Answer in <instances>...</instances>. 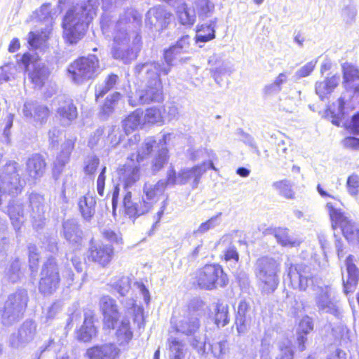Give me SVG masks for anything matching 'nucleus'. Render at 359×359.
<instances>
[{
    "label": "nucleus",
    "instance_id": "obj_63",
    "mask_svg": "<svg viewBox=\"0 0 359 359\" xmlns=\"http://www.w3.org/2000/svg\"><path fill=\"white\" fill-rule=\"evenodd\" d=\"M294 351L290 341H287L280 346V353L276 359H293Z\"/></svg>",
    "mask_w": 359,
    "mask_h": 359
},
{
    "label": "nucleus",
    "instance_id": "obj_17",
    "mask_svg": "<svg viewBox=\"0 0 359 359\" xmlns=\"http://www.w3.org/2000/svg\"><path fill=\"white\" fill-rule=\"evenodd\" d=\"M114 255V249L111 245L90 241L88 250V259L94 262L105 266L109 264Z\"/></svg>",
    "mask_w": 359,
    "mask_h": 359
},
{
    "label": "nucleus",
    "instance_id": "obj_44",
    "mask_svg": "<svg viewBox=\"0 0 359 359\" xmlns=\"http://www.w3.org/2000/svg\"><path fill=\"white\" fill-rule=\"evenodd\" d=\"M20 263L17 258L11 259L4 271V278L11 283H16L20 278Z\"/></svg>",
    "mask_w": 359,
    "mask_h": 359
},
{
    "label": "nucleus",
    "instance_id": "obj_2",
    "mask_svg": "<svg viewBox=\"0 0 359 359\" xmlns=\"http://www.w3.org/2000/svg\"><path fill=\"white\" fill-rule=\"evenodd\" d=\"M136 71L145 74L146 84L144 88L136 90L128 96L129 104L136 107L163 101V86L160 76L168 74L170 69L154 62L138 65Z\"/></svg>",
    "mask_w": 359,
    "mask_h": 359
},
{
    "label": "nucleus",
    "instance_id": "obj_46",
    "mask_svg": "<svg viewBox=\"0 0 359 359\" xmlns=\"http://www.w3.org/2000/svg\"><path fill=\"white\" fill-rule=\"evenodd\" d=\"M57 11L53 12L50 4H45L35 13L38 20L44 22L46 27H51Z\"/></svg>",
    "mask_w": 359,
    "mask_h": 359
},
{
    "label": "nucleus",
    "instance_id": "obj_31",
    "mask_svg": "<svg viewBox=\"0 0 359 359\" xmlns=\"http://www.w3.org/2000/svg\"><path fill=\"white\" fill-rule=\"evenodd\" d=\"M63 234L69 243L81 245L82 241V231L77 222L74 219H68L63 223Z\"/></svg>",
    "mask_w": 359,
    "mask_h": 359
},
{
    "label": "nucleus",
    "instance_id": "obj_42",
    "mask_svg": "<svg viewBox=\"0 0 359 359\" xmlns=\"http://www.w3.org/2000/svg\"><path fill=\"white\" fill-rule=\"evenodd\" d=\"M95 333L92 316H86L83 324L78 331V339L84 342L89 341Z\"/></svg>",
    "mask_w": 359,
    "mask_h": 359
},
{
    "label": "nucleus",
    "instance_id": "obj_29",
    "mask_svg": "<svg viewBox=\"0 0 359 359\" xmlns=\"http://www.w3.org/2000/svg\"><path fill=\"white\" fill-rule=\"evenodd\" d=\"M7 214L15 229H19L28 216L27 210H25L23 204L20 201H12L9 202L7 207Z\"/></svg>",
    "mask_w": 359,
    "mask_h": 359
},
{
    "label": "nucleus",
    "instance_id": "obj_6",
    "mask_svg": "<svg viewBox=\"0 0 359 359\" xmlns=\"http://www.w3.org/2000/svg\"><path fill=\"white\" fill-rule=\"evenodd\" d=\"M280 263L269 257H262L256 264L255 273L264 292L271 293L279 283L278 273Z\"/></svg>",
    "mask_w": 359,
    "mask_h": 359
},
{
    "label": "nucleus",
    "instance_id": "obj_21",
    "mask_svg": "<svg viewBox=\"0 0 359 359\" xmlns=\"http://www.w3.org/2000/svg\"><path fill=\"white\" fill-rule=\"evenodd\" d=\"M44 198L38 194H31L27 212L36 226H41L44 219Z\"/></svg>",
    "mask_w": 359,
    "mask_h": 359
},
{
    "label": "nucleus",
    "instance_id": "obj_13",
    "mask_svg": "<svg viewBox=\"0 0 359 359\" xmlns=\"http://www.w3.org/2000/svg\"><path fill=\"white\" fill-rule=\"evenodd\" d=\"M10 172L0 175V206L8 194H17L21 191L20 176L14 166H8Z\"/></svg>",
    "mask_w": 359,
    "mask_h": 359
},
{
    "label": "nucleus",
    "instance_id": "obj_55",
    "mask_svg": "<svg viewBox=\"0 0 359 359\" xmlns=\"http://www.w3.org/2000/svg\"><path fill=\"white\" fill-rule=\"evenodd\" d=\"M121 97V94L117 92L108 96L102 107V113L107 116L111 114L114 111Z\"/></svg>",
    "mask_w": 359,
    "mask_h": 359
},
{
    "label": "nucleus",
    "instance_id": "obj_30",
    "mask_svg": "<svg viewBox=\"0 0 359 359\" xmlns=\"http://www.w3.org/2000/svg\"><path fill=\"white\" fill-rule=\"evenodd\" d=\"M74 142L72 140H66L62 145V151L54 162L53 175L57 177L63 168L69 162L70 154L74 149Z\"/></svg>",
    "mask_w": 359,
    "mask_h": 359
},
{
    "label": "nucleus",
    "instance_id": "obj_34",
    "mask_svg": "<svg viewBox=\"0 0 359 359\" xmlns=\"http://www.w3.org/2000/svg\"><path fill=\"white\" fill-rule=\"evenodd\" d=\"M340 82V76L334 75L326 78L325 81L316 83V92L323 100L326 95L330 94Z\"/></svg>",
    "mask_w": 359,
    "mask_h": 359
},
{
    "label": "nucleus",
    "instance_id": "obj_7",
    "mask_svg": "<svg viewBox=\"0 0 359 359\" xmlns=\"http://www.w3.org/2000/svg\"><path fill=\"white\" fill-rule=\"evenodd\" d=\"M172 328L177 332L191 337V345L198 353H205V337L199 333L200 322L196 316L187 315L179 320H171Z\"/></svg>",
    "mask_w": 359,
    "mask_h": 359
},
{
    "label": "nucleus",
    "instance_id": "obj_5",
    "mask_svg": "<svg viewBox=\"0 0 359 359\" xmlns=\"http://www.w3.org/2000/svg\"><path fill=\"white\" fill-rule=\"evenodd\" d=\"M28 299L25 289H18L8 297L4 306H0L1 320L4 325L11 326L22 317Z\"/></svg>",
    "mask_w": 359,
    "mask_h": 359
},
{
    "label": "nucleus",
    "instance_id": "obj_23",
    "mask_svg": "<svg viewBox=\"0 0 359 359\" xmlns=\"http://www.w3.org/2000/svg\"><path fill=\"white\" fill-rule=\"evenodd\" d=\"M355 259L353 255H348L345 260L346 276L343 274V283L344 292L348 294L354 290L358 283L359 269L356 266Z\"/></svg>",
    "mask_w": 359,
    "mask_h": 359
},
{
    "label": "nucleus",
    "instance_id": "obj_14",
    "mask_svg": "<svg viewBox=\"0 0 359 359\" xmlns=\"http://www.w3.org/2000/svg\"><path fill=\"white\" fill-rule=\"evenodd\" d=\"M210 168L217 170L211 159L208 162H203L200 165L194 166L191 168H186L182 169L178 173V184H185L191 182L193 188H196L200 182L201 176Z\"/></svg>",
    "mask_w": 359,
    "mask_h": 359
},
{
    "label": "nucleus",
    "instance_id": "obj_20",
    "mask_svg": "<svg viewBox=\"0 0 359 359\" xmlns=\"http://www.w3.org/2000/svg\"><path fill=\"white\" fill-rule=\"evenodd\" d=\"M100 307L104 316V326L114 329L118 318L116 301L109 295L103 296L100 300Z\"/></svg>",
    "mask_w": 359,
    "mask_h": 359
},
{
    "label": "nucleus",
    "instance_id": "obj_51",
    "mask_svg": "<svg viewBox=\"0 0 359 359\" xmlns=\"http://www.w3.org/2000/svg\"><path fill=\"white\" fill-rule=\"evenodd\" d=\"M118 80V76L115 74H110L107 79L102 83L95 87V96L97 98L103 97L107 92L114 88Z\"/></svg>",
    "mask_w": 359,
    "mask_h": 359
},
{
    "label": "nucleus",
    "instance_id": "obj_54",
    "mask_svg": "<svg viewBox=\"0 0 359 359\" xmlns=\"http://www.w3.org/2000/svg\"><path fill=\"white\" fill-rule=\"evenodd\" d=\"M18 72L17 67L13 64H8L0 67V84L14 79Z\"/></svg>",
    "mask_w": 359,
    "mask_h": 359
},
{
    "label": "nucleus",
    "instance_id": "obj_10",
    "mask_svg": "<svg viewBox=\"0 0 359 359\" xmlns=\"http://www.w3.org/2000/svg\"><path fill=\"white\" fill-rule=\"evenodd\" d=\"M98 67V59L95 55L81 57L73 62L69 67V73L72 80L76 83L92 79Z\"/></svg>",
    "mask_w": 359,
    "mask_h": 359
},
{
    "label": "nucleus",
    "instance_id": "obj_41",
    "mask_svg": "<svg viewBox=\"0 0 359 359\" xmlns=\"http://www.w3.org/2000/svg\"><path fill=\"white\" fill-rule=\"evenodd\" d=\"M344 236L353 245H359V226L350 220L341 227Z\"/></svg>",
    "mask_w": 359,
    "mask_h": 359
},
{
    "label": "nucleus",
    "instance_id": "obj_47",
    "mask_svg": "<svg viewBox=\"0 0 359 359\" xmlns=\"http://www.w3.org/2000/svg\"><path fill=\"white\" fill-rule=\"evenodd\" d=\"M168 149L166 147H162L159 148L158 153L155 155L151 163V170L154 173H156L160 171L168 163Z\"/></svg>",
    "mask_w": 359,
    "mask_h": 359
},
{
    "label": "nucleus",
    "instance_id": "obj_25",
    "mask_svg": "<svg viewBox=\"0 0 359 359\" xmlns=\"http://www.w3.org/2000/svg\"><path fill=\"white\" fill-rule=\"evenodd\" d=\"M254 317V311L250 306L245 301H241L238 305L236 319V325L238 333L241 334L246 332Z\"/></svg>",
    "mask_w": 359,
    "mask_h": 359
},
{
    "label": "nucleus",
    "instance_id": "obj_24",
    "mask_svg": "<svg viewBox=\"0 0 359 359\" xmlns=\"http://www.w3.org/2000/svg\"><path fill=\"white\" fill-rule=\"evenodd\" d=\"M119 353V348L111 343L93 346L86 351L89 359H116Z\"/></svg>",
    "mask_w": 359,
    "mask_h": 359
},
{
    "label": "nucleus",
    "instance_id": "obj_35",
    "mask_svg": "<svg viewBox=\"0 0 359 359\" xmlns=\"http://www.w3.org/2000/svg\"><path fill=\"white\" fill-rule=\"evenodd\" d=\"M144 124L143 111L141 109L135 110L123 121V127L126 134Z\"/></svg>",
    "mask_w": 359,
    "mask_h": 359
},
{
    "label": "nucleus",
    "instance_id": "obj_49",
    "mask_svg": "<svg viewBox=\"0 0 359 359\" xmlns=\"http://www.w3.org/2000/svg\"><path fill=\"white\" fill-rule=\"evenodd\" d=\"M144 123L163 124L165 123L164 116L160 109L156 107L148 108L143 116Z\"/></svg>",
    "mask_w": 359,
    "mask_h": 359
},
{
    "label": "nucleus",
    "instance_id": "obj_40",
    "mask_svg": "<svg viewBox=\"0 0 359 359\" xmlns=\"http://www.w3.org/2000/svg\"><path fill=\"white\" fill-rule=\"evenodd\" d=\"M131 280L128 276L119 274L110 280V287L120 295L125 296L130 289Z\"/></svg>",
    "mask_w": 359,
    "mask_h": 359
},
{
    "label": "nucleus",
    "instance_id": "obj_43",
    "mask_svg": "<svg viewBox=\"0 0 359 359\" xmlns=\"http://www.w3.org/2000/svg\"><path fill=\"white\" fill-rule=\"evenodd\" d=\"M116 339L120 345L128 344L133 338V332L130 330V321L127 318L121 320L116 332Z\"/></svg>",
    "mask_w": 359,
    "mask_h": 359
},
{
    "label": "nucleus",
    "instance_id": "obj_62",
    "mask_svg": "<svg viewBox=\"0 0 359 359\" xmlns=\"http://www.w3.org/2000/svg\"><path fill=\"white\" fill-rule=\"evenodd\" d=\"M128 309H133L134 314V322L137 323L140 327V323L143 321V309L141 306H136L133 299H129L126 304Z\"/></svg>",
    "mask_w": 359,
    "mask_h": 359
},
{
    "label": "nucleus",
    "instance_id": "obj_3",
    "mask_svg": "<svg viewBox=\"0 0 359 359\" xmlns=\"http://www.w3.org/2000/svg\"><path fill=\"white\" fill-rule=\"evenodd\" d=\"M142 17L136 10L129 8L115 25L114 44L111 50V54L115 59L122 60L124 63H129L137 57V52L140 49L141 37L138 34H135L133 46L129 47V36L124 26L127 23L133 24L134 27L139 26Z\"/></svg>",
    "mask_w": 359,
    "mask_h": 359
},
{
    "label": "nucleus",
    "instance_id": "obj_16",
    "mask_svg": "<svg viewBox=\"0 0 359 359\" xmlns=\"http://www.w3.org/2000/svg\"><path fill=\"white\" fill-rule=\"evenodd\" d=\"M171 13L161 6L150 8L146 14L145 24L151 29L160 31L170 23Z\"/></svg>",
    "mask_w": 359,
    "mask_h": 359
},
{
    "label": "nucleus",
    "instance_id": "obj_4",
    "mask_svg": "<svg viewBox=\"0 0 359 359\" xmlns=\"http://www.w3.org/2000/svg\"><path fill=\"white\" fill-rule=\"evenodd\" d=\"M97 5L84 0L67 11L62 22L64 36L69 43H75L84 35L90 22L96 15Z\"/></svg>",
    "mask_w": 359,
    "mask_h": 359
},
{
    "label": "nucleus",
    "instance_id": "obj_53",
    "mask_svg": "<svg viewBox=\"0 0 359 359\" xmlns=\"http://www.w3.org/2000/svg\"><path fill=\"white\" fill-rule=\"evenodd\" d=\"M222 215V212H219L217 215L212 217L208 220L205 222H203L200 224L197 229L194 231V234L195 236H198L200 234H203L210 229L215 228L219 226L221 223L220 217Z\"/></svg>",
    "mask_w": 359,
    "mask_h": 359
},
{
    "label": "nucleus",
    "instance_id": "obj_33",
    "mask_svg": "<svg viewBox=\"0 0 359 359\" xmlns=\"http://www.w3.org/2000/svg\"><path fill=\"white\" fill-rule=\"evenodd\" d=\"M95 198L90 195H85L81 196L78 201L79 210L82 217L90 221L95 212Z\"/></svg>",
    "mask_w": 359,
    "mask_h": 359
},
{
    "label": "nucleus",
    "instance_id": "obj_58",
    "mask_svg": "<svg viewBox=\"0 0 359 359\" xmlns=\"http://www.w3.org/2000/svg\"><path fill=\"white\" fill-rule=\"evenodd\" d=\"M347 192L352 197H357L359 194V176L356 174H352L346 180Z\"/></svg>",
    "mask_w": 359,
    "mask_h": 359
},
{
    "label": "nucleus",
    "instance_id": "obj_45",
    "mask_svg": "<svg viewBox=\"0 0 359 359\" xmlns=\"http://www.w3.org/2000/svg\"><path fill=\"white\" fill-rule=\"evenodd\" d=\"M177 15L180 22L183 25L191 26L195 22V11L189 8L185 4H182L177 7Z\"/></svg>",
    "mask_w": 359,
    "mask_h": 359
},
{
    "label": "nucleus",
    "instance_id": "obj_8",
    "mask_svg": "<svg viewBox=\"0 0 359 359\" xmlns=\"http://www.w3.org/2000/svg\"><path fill=\"white\" fill-rule=\"evenodd\" d=\"M156 140L153 137H147L140 148H137L136 153L131 154L128 159L130 160L133 165H128L124 170L125 173L123 180L127 187L131 186L140 179V164L145 159L153 150Z\"/></svg>",
    "mask_w": 359,
    "mask_h": 359
},
{
    "label": "nucleus",
    "instance_id": "obj_9",
    "mask_svg": "<svg viewBox=\"0 0 359 359\" xmlns=\"http://www.w3.org/2000/svg\"><path fill=\"white\" fill-rule=\"evenodd\" d=\"M197 282L201 288L212 290L217 286L224 287L228 283L226 275L218 265H206L197 273Z\"/></svg>",
    "mask_w": 359,
    "mask_h": 359
},
{
    "label": "nucleus",
    "instance_id": "obj_27",
    "mask_svg": "<svg viewBox=\"0 0 359 359\" xmlns=\"http://www.w3.org/2000/svg\"><path fill=\"white\" fill-rule=\"evenodd\" d=\"M342 69L343 84L346 90L354 93H359V70L350 65H344Z\"/></svg>",
    "mask_w": 359,
    "mask_h": 359
},
{
    "label": "nucleus",
    "instance_id": "obj_26",
    "mask_svg": "<svg viewBox=\"0 0 359 359\" xmlns=\"http://www.w3.org/2000/svg\"><path fill=\"white\" fill-rule=\"evenodd\" d=\"M23 113L26 117L33 118L36 123L42 125L47 121L49 109L46 106L28 102L24 104Z\"/></svg>",
    "mask_w": 359,
    "mask_h": 359
},
{
    "label": "nucleus",
    "instance_id": "obj_57",
    "mask_svg": "<svg viewBox=\"0 0 359 359\" xmlns=\"http://www.w3.org/2000/svg\"><path fill=\"white\" fill-rule=\"evenodd\" d=\"M211 353L217 359H220L228 351V343L225 339L212 343L210 345Z\"/></svg>",
    "mask_w": 359,
    "mask_h": 359
},
{
    "label": "nucleus",
    "instance_id": "obj_22",
    "mask_svg": "<svg viewBox=\"0 0 359 359\" xmlns=\"http://www.w3.org/2000/svg\"><path fill=\"white\" fill-rule=\"evenodd\" d=\"M57 100L59 107L56 116L63 126H69L77 117L76 107L69 98L61 96Z\"/></svg>",
    "mask_w": 359,
    "mask_h": 359
},
{
    "label": "nucleus",
    "instance_id": "obj_28",
    "mask_svg": "<svg viewBox=\"0 0 359 359\" xmlns=\"http://www.w3.org/2000/svg\"><path fill=\"white\" fill-rule=\"evenodd\" d=\"M46 168V161L40 154H34L27 159L26 171L32 179L41 178L45 173Z\"/></svg>",
    "mask_w": 359,
    "mask_h": 359
},
{
    "label": "nucleus",
    "instance_id": "obj_36",
    "mask_svg": "<svg viewBox=\"0 0 359 359\" xmlns=\"http://www.w3.org/2000/svg\"><path fill=\"white\" fill-rule=\"evenodd\" d=\"M217 20H212L209 25H201L197 29L196 42L205 43L215 38Z\"/></svg>",
    "mask_w": 359,
    "mask_h": 359
},
{
    "label": "nucleus",
    "instance_id": "obj_61",
    "mask_svg": "<svg viewBox=\"0 0 359 359\" xmlns=\"http://www.w3.org/2000/svg\"><path fill=\"white\" fill-rule=\"evenodd\" d=\"M29 268L32 272L38 269V263L39 259V249L36 245L30 244L28 246Z\"/></svg>",
    "mask_w": 359,
    "mask_h": 359
},
{
    "label": "nucleus",
    "instance_id": "obj_1",
    "mask_svg": "<svg viewBox=\"0 0 359 359\" xmlns=\"http://www.w3.org/2000/svg\"><path fill=\"white\" fill-rule=\"evenodd\" d=\"M287 276L294 289L305 291L311 287L316 291L315 304L320 313L330 314L339 319L342 317V309L333 289L330 286L316 288L313 277L308 266L304 264L290 265Z\"/></svg>",
    "mask_w": 359,
    "mask_h": 359
},
{
    "label": "nucleus",
    "instance_id": "obj_18",
    "mask_svg": "<svg viewBox=\"0 0 359 359\" xmlns=\"http://www.w3.org/2000/svg\"><path fill=\"white\" fill-rule=\"evenodd\" d=\"M36 330V325L34 321H25L18 332L11 335L10 338L11 345L14 348L24 346L34 339Z\"/></svg>",
    "mask_w": 359,
    "mask_h": 359
},
{
    "label": "nucleus",
    "instance_id": "obj_37",
    "mask_svg": "<svg viewBox=\"0 0 359 359\" xmlns=\"http://www.w3.org/2000/svg\"><path fill=\"white\" fill-rule=\"evenodd\" d=\"M326 210H327L331 222L332 226L335 229L337 226L340 228L344 223L348 222V219L345 215L344 212L341 209L338 208L332 203L328 202L326 204Z\"/></svg>",
    "mask_w": 359,
    "mask_h": 359
},
{
    "label": "nucleus",
    "instance_id": "obj_52",
    "mask_svg": "<svg viewBox=\"0 0 359 359\" xmlns=\"http://www.w3.org/2000/svg\"><path fill=\"white\" fill-rule=\"evenodd\" d=\"M215 322L219 327H224L229 323L228 306L223 304L217 303L215 308Z\"/></svg>",
    "mask_w": 359,
    "mask_h": 359
},
{
    "label": "nucleus",
    "instance_id": "obj_64",
    "mask_svg": "<svg viewBox=\"0 0 359 359\" xmlns=\"http://www.w3.org/2000/svg\"><path fill=\"white\" fill-rule=\"evenodd\" d=\"M317 60H311L298 69L294 76L298 79L309 76L314 69Z\"/></svg>",
    "mask_w": 359,
    "mask_h": 359
},
{
    "label": "nucleus",
    "instance_id": "obj_19",
    "mask_svg": "<svg viewBox=\"0 0 359 359\" xmlns=\"http://www.w3.org/2000/svg\"><path fill=\"white\" fill-rule=\"evenodd\" d=\"M190 46V37L188 35L181 37L175 44L171 46L168 49L164 51V59L165 65L159 63L162 67H165L171 69L173 62L179 59L182 53H187Z\"/></svg>",
    "mask_w": 359,
    "mask_h": 359
},
{
    "label": "nucleus",
    "instance_id": "obj_39",
    "mask_svg": "<svg viewBox=\"0 0 359 359\" xmlns=\"http://www.w3.org/2000/svg\"><path fill=\"white\" fill-rule=\"evenodd\" d=\"M274 235L278 243L283 246L296 247L300 245L302 241L289 234V230L286 228L275 229Z\"/></svg>",
    "mask_w": 359,
    "mask_h": 359
},
{
    "label": "nucleus",
    "instance_id": "obj_50",
    "mask_svg": "<svg viewBox=\"0 0 359 359\" xmlns=\"http://www.w3.org/2000/svg\"><path fill=\"white\" fill-rule=\"evenodd\" d=\"M170 354L169 359H182L184 357V344L177 338L168 339Z\"/></svg>",
    "mask_w": 359,
    "mask_h": 359
},
{
    "label": "nucleus",
    "instance_id": "obj_59",
    "mask_svg": "<svg viewBox=\"0 0 359 359\" xmlns=\"http://www.w3.org/2000/svg\"><path fill=\"white\" fill-rule=\"evenodd\" d=\"M194 4L200 15L208 16L215 9L214 4L209 0H194Z\"/></svg>",
    "mask_w": 359,
    "mask_h": 359
},
{
    "label": "nucleus",
    "instance_id": "obj_32",
    "mask_svg": "<svg viewBox=\"0 0 359 359\" xmlns=\"http://www.w3.org/2000/svg\"><path fill=\"white\" fill-rule=\"evenodd\" d=\"M165 189L166 183L163 180H160L155 184L147 182L143 187V195L146 196L147 200H151L156 203L159 196L164 193Z\"/></svg>",
    "mask_w": 359,
    "mask_h": 359
},
{
    "label": "nucleus",
    "instance_id": "obj_38",
    "mask_svg": "<svg viewBox=\"0 0 359 359\" xmlns=\"http://www.w3.org/2000/svg\"><path fill=\"white\" fill-rule=\"evenodd\" d=\"M50 27H46L39 34L33 32H29L28 43L30 46L34 49H43L46 47V43L50 33Z\"/></svg>",
    "mask_w": 359,
    "mask_h": 359
},
{
    "label": "nucleus",
    "instance_id": "obj_12",
    "mask_svg": "<svg viewBox=\"0 0 359 359\" xmlns=\"http://www.w3.org/2000/svg\"><path fill=\"white\" fill-rule=\"evenodd\" d=\"M24 66L25 71L28 72V76L32 83L36 87H41L48 76L46 67L41 61L29 53H25L20 60Z\"/></svg>",
    "mask_w": 359,
    "mask_h": 359
},
{
    "label": "nucleus",
    "instance_id": "obj_48",
    "mask_svg": "<svg viewBox=\"0 0 359 359\" xmlns=\"http://www.w3.org/2000/svg\"><path fill=\"white\" fill-rule=\"evenodd\" d=\"M272 187L285 198L292 199L294 198V192L292 190V184L290 181L287 180L277 181L273 183Z\"/></svg>",
    "mask_w": 359,
    "mask_h": 359
},
{
    "label": "nucleus",
    "instance_id": "obj_56",
    "mask_svg": "<svg viewBox=\"0 0 359 359\" xmlns=\"http://www.w3.org/2000/svg\"><path fill=\"white\" fill-rule=\"evenodd\" d=\"M187 154L191 160L196 161L205 159L206 158H210L212 154V151H208L206 149L202 147H191L188 149Z\"/></svg>",
    "mask_w": 359,
    "mask_h": 359
},
{
    "label": "nucleus",
    "instance_id": "obj_15",
    "mask_svg": "<svg viewBox=\"0 0 359 359\" xmlns=\"http://www.w3.org/2000/svg\"><path fill=\"white\" fill-rule=\"evenodd\" d=\"M123 206L126 213L130 217H136L149 212L156 204L151 200H147L146 196L142 195L138 202L132 201V194L127 192L123 198Z\"/></svg>",
    "mask_w": 359,
    "mask_h": 359
},
{
    "label": "nucleus",
    "instance_id": "obj_60",
    "mask_svg": "<svg viewBox=\"0 0 359 359\" xmlns=\"http://www.w3.org/2000/svg\"><path fill=\"white\" fill-rule=\"evenodd\" d=\"M83 171L86 175H93L96 171L100 159L95 155H88L84 160Z\"/></svg>",
    "mask_w": 359,
    "mask_h": 359
},
{
    "label": "nucleus",
    "instance_id": "obj_11",
    "mask_svg": "<svg viewBox=\"0 0 359 359\" xmlns=\"http://www.w3.org/2000/svg\"><path fill=\"white\" fill-rule=\"evenodd\" d=\"M60 278L55 258L50 257L44 264L41 272L39 291L45 295L53 293L58 287Z\"/></svg>",
    "mask_w": 359,
    "mask_h": 359
}]
</instances>
